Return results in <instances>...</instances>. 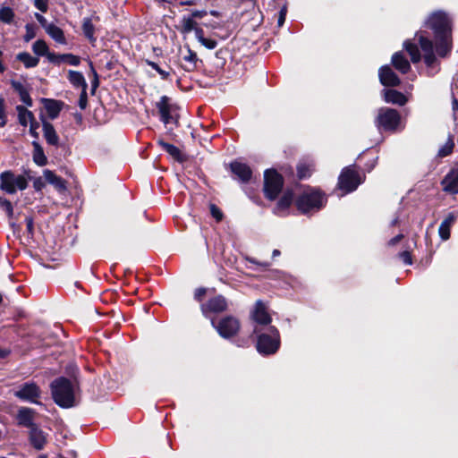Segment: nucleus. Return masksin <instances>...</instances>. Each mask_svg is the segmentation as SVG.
<instances>
[{
  "label": "nucleus",
  "mask_w": 458,
  "mask_h": 458,
  "mask_svg": "<svg viewBox=\"0 0 458 458\" xmlns=\"http://www.w3.org/2000/svg\"><path fill=\"white\" fill-rule=\"evenodd\" d=\"M432 31L434 52L441 59L450 58L453 48V24L449 16L443 11L432 13L425 22Z\"/></svg>",
  "instance_id": "obj_1"
},
{
  "label": "nucleus",
  "mask_w": 458,
  "mask_h": 458,
  "mask_svg": "<svg viewBox=\"0 0 458 458\" xmlns=\"http://www.w3.org/2000/svg\"><path fill=\"white\" fill-rule=\"evenodd\" d=\"M327 203V196L318 187L307 185L305 190L294 199V206L301 215L320 211Z\"/></svg>",
  "instance_id": "obj_2"
},
{
  "label": "nucleus",
  "mask_w": 458,
  "mask_h": 458,
  "mask_svg": "<svg viewBox=\"0 0 458 458\" xmlns=\"http://www.w3.org/2000/svg\"><path fill=\"white\" fill-rule=\"evenodd\" d=\"M51 393L55 403L62 408H70L74 405V390L70 380L59 377L51 385Z\"/></svg>",
  "instance_id": "obj_3"
},
{
  "label": "nucleus",
  "mask_w": 458,
  "mask_h": 458,
  "mask_svg": "<svg viewBox=\"0 0 458 458\" xmlns=\"http://www.w3.org/2000/svg\"><path fill=\"white\" fill-rule=\"evenodd\" d=\"M284 177L279 174L276 168H267L263 174V188L264 197L269 201H275L284 189Z\"/></svg>",
  "instance_id": "obj_4"
},
{
  "label": "nucleus",
  "mask_w": 458,
  "mask_h": 458,
  "mask_svg": "<svg viewBox=\"0 0 458 458\" xmlns=\"http://www.w3.org/2000/svg\"><path fill=\"white\" fill-rule=\"evenodd\" d=\"M280 346V333L275 326H269L267 332L261 333L257 337L256 349L262 356H269L276 353Z\"/></svg>",
  "instance_id": "obj_5"
},
{
  "label": "nucleus",
  "mask_w": 458,
  "mask_h": 458,
  "mask_svg": "<svg viewBox=\"0 0 458 458\" xmlns=\"http://www.w3.org/2000/svg\"><path fill=\"white\" fill-rule=\"evenodd\" d=\"M401 114L394 108L383 106L377 110L374 124L380 132H394L401 123Z\"/></svg>",
  "instance_id": "obj_6"
},
{
  "label": "nucleus",
  "mask_w": 458,
  "mask_h": 458,
  "mask_svg": "<svg viewBox=\"0 0 458 458\" xmlns=\"http://www.w3.org/2000/svg\"><path fill=\"white\" fill-rule=\"evenodd\" d=\"M211 325L224 339L235 337L242 327L240 319L233 315L224 316L218 320L211 318Z\"/></svg>",
  "instance_id": "obj_7"
},
{
  "label": "nucleus",
  "mask_w": 458,
  "mask_h": 458,
  "mask_svg": "<svg viewBox=\"0 0 458 458\" xmlns=\"http://www.w3.org/2000/svg\"><path fill=\"white\" fill-rule=\"evenodd\" d=\"M362 179L355 165L345 166L342 169L337 182V187L345 193L354 191L362 183Z\"/></svg>",
  "instance_id": "obj_8"
},
{
  "label": "nucleus",
  "mask_w": 458,
  "mask_h": 458,
  "mask_svg": "<svg viewBox=\"0 0 458 458\" xmlns=\"http://www.w3.org/2000/svg\"><path fill=\"white\" fill-rule=\"evenodd\" d=\"M200 311L206 318H215L214 315H218L228 310V300L222 294H216L210 297L204 303L199 305Z\"/></svg>",
  "instance_id": "obj_9"
},
{
  "label": "nucleus",
  "mask_w": 458,
  "mask_h": 458,
  "mask_svg": "<svg viewBox=\"0 0 458 458\" xmlns=\"http://www.w3.org/2000/svg\"><path fill=\"white\" fill-rule=\"evenodd\" d=\"M27 186L28 182L23 175H15L11 171L0 174V189L8 194H13L17 190L23 191Z\"/></svg>",
  "instance_id": "obj_10"
},
{
  "label": "nucleus",
  "mask_w": 458,
  "mask_h": 458,
  "mask_svg": "<svg viewBox=\"0 0 458 458\" xmlns=\"http://www.w3.org/2000/svg\"><path fill=\"white\" fill-rule=\"evenodd\" d=\"M15 396L31 403L40 404L41 390L36 383L27 382L19 387Z\"/></svg>",
  "instance_id": "obj_11"
},
{
  "label": "nucleus",
  "mask_w": 458,
  "mask_h": 458,
  "mask_svg": "<svg viewBox=\"0 0 458 458\" xmlns=\"http://www.w3.org/2000/svg\"><path fill=\"white\" fill-rule=\"evenodd\" d=\"M228 166L234 180H237L242 184H247L251 181L253 171L249 165L238 160H233Z\"/></svg>",
  "instance_id": "obj_12"
},
{
  "label": "nucleus",
  "mask_w": 458,
  "mask_h": 458,
  "mask_svg": "<svg viewBox=\"0 0 458 458\" xmlns=\"http://www.w3.org/2000/svg\"><path fill=\"white\" fill-rule=\"evenodd\" d=\"M420 47L423 52V60L427 67H432L437 62V55L434 52L433 41L424 36L422 32H417Z\"/></svg>",
  "instance_id": "obj_13"
},
{
  "label": "nucleus",
  "mask_w": 458,
  "mask_h": 458,
  "mask_svg": "<svg viewBox=\"0 0 458 458\" xmlns=\"http://www.w3.org/2000/svg\"><path fill=\"white\" fill-rule=\"evenodd\" d=\"M378 78L384 87L394 88L401 85V79L388 64L382 65L378 69Z\"/></svg>",
  "instance_id": "obj_14"
},
{
  "label": "nucleus",
  "mask_w": 458,
  "mask_h": 458,
  "mask_svg": "<svg viewBox=\"0 0 458 458\" xmlns=\"http://www.w3.org/2000/svg\"><path fill=\"white\" fill-rule=\"evenodd\" d=\"M441 185L445 192L452 195L458 194V165L447 173L442 179Z\"/></svg>",
  "instance_id": "obj_15"
},
{
  "label": "nucleus",
  "mask_w": 458,
  "mask_h": 458,
  "mask_svg": "<svg viewBox=\"0 0 458 458\" xmlns=\"http://www.w3.org/2000/svg\"><path fill=\"white\" fill-rule=\"evenodd\" d=\"M170 98L167 96H162L158 102L156 103V107L158 110L160 115V121L165 125L171 123L174 118L171 114L172 105L170 104Z\"/></svg>",
  "instance_id": "obj_16"
},
{
  "label": "nucleus",
  "mask_w": 458,
  "mask_h": 458,
  "mask_svg": "<svg viewBox=\"0 0 458 458\" xmlns=\"http://www.w3.org/2000/svg\"><path fill=\"white\" fill-rule=\"evenodd\" d=\"M158 146H160L172 158L180 163L183 164L188 160V156L184 154L178 147L174 144L165 142L163 139L157 140Z\"/></svg>",
  "instance_id": "obj_17"
},
{
  "label": "nucleus",
  "mask_w": 458,
  "mask_h": 458,
  "mask_svg": "<svg viewBox=\"0 0 458 458\" xmlns=\"http://www.w3.org/2000/svg\"><path fill=\"white\" fill-rule=\"evenodd\" d=\"M251 317L259 325L267 326L272 321V318L267 311V307L261 300L256 301Z\"/></svg>",
  "instance_id": "obj_18"
},
{
  "label": "nucleus",
  "mask_w": 458,
  "mask_h": 458,
  "mask_svg": "<svg viewBox=\"0 0 458 458\" xmlns=\"http://www.w3.org/2000/svg\"><path fill=\"white\" fill-rule=\"evenodd\" d=\"M382 98L386 103L404 106L408 98L401 91H398L394 89H384L381 91Z\"/></svg>",
  "instance_id": "obj_19"
},
{
  "label": "nucleus",
  "mask_w": 458,
  "mask_h": 458,
  "mask_svg": "<svg viewBox=\"0 0 458 458\" xmlns=\"http://www.w3.org/2000/svg\"><path fill=\"white\" fill-rule=\"evenodd\" d=\"M17 421L20 426H23L31 429L36 427L34 423L35 411L27 407H21L17 413Z\"/></svg>",
  "instance_id": "obj_20"
},
{
  "label": "nucleus",
  "mask_w": 458,
  "mask_h": 458,
  "mask_svg": "<svg viewBox=\"0 0 458 458\" xmlns=\"http://www.w3.org/2000/svg\"><path fill=\"white\" fill-rule=\"evenodd\" d=\"M456 218V215L454 212H450L440 224L438 233L443 241H447L450 239L451 227L454 225Z\"/></svg>",
  "instance_id": "obj_21"
},
{
  "label": "nucleus",
  "mask_w": 458,
  "mask_h": 458,
  "mask_svg": "<svg viewBox=\"0 0 458 458\" xmlns=\"http://www.w3.org/2000/svg\"><path fill=\"white\" fill-rule=\"evenodd\" d=\"M293 202V190H286L281 198L277 200L275 208L274 214L279 215L281 212H284L289 209Z\"/></svg>",
  "instance_id": "obj_22"
},
{
  "label": "nucleus",
  "mask_w": 458,
  "mask_h": 458,
  "mask_svg": "<svg viewBox=\"0 0 458 458\" xmlns=\"http://www.w3.org/2000/svg\"><path fill=\"white\" fill-rule=\"evenodd\" d=\"M315 171V165L312 162L301 160L296 165V178L299 181L306 180L311 177Z\"/></svg>",
  "instance_id": "obj_23"
},
{
  "label": "nucleus",
  "mask_w": 458,
  "mask_h": 458,
  "mask_svg": "<svg viewBox=\"0 0 458 458\" xmlns=\"http://www.w3.org/2000/svg\"><path fill=\"white\" fill-rule=\"evenodd\" d=\"M392 65L403 74H406L411 70V64L401 51L395 52L391 58Z\"/></svg>",
  "instance_id": "obj_24"
},
{
  "label": "nucleus",
  "mask_w": 458,
  "mask_h": 458,
  "mask_svg": "<svg viewBox=\"0 0 458 458\" xmlns=\"http://www.w3.org/2000/svg\"><path fill=\"white\" fill-rule=\"evenodd\" d=\"M46 181L52 184L59 192H64L67 190L66 182L53 171L46 169L43 172Z\"/></svg>",
  "instance_id": "obj_25"
},
{
  "label": "nucleus",
  "mask_w": 458,
  "mask_h": 458,
  "mask_svg": "<svg viewBox=\"0 0 458 458\" xmlns=\"http://www.w3.org/2000/svg\"><path fill=\"white\" fill-rule=\"evenodd\" d=\"M30 441L34 448L41 450L47 443L45 433L37 426L30 429Z\"/></svg>",
  "instance_id": "obj_26"
},
{
  "label": "nucleus",
  "mask_w": 458,
  "mask_h": 458,
  "mask_svg": "<svg viewBox=\"0 0 458 458\" xmlns=\"http://www.w3.org/2000/svg\"><path fill=\"white\" fill-rule=\"evenodd\" d=\"M43 132L47 142L50 145L56 146L59 142V137L54 128V126L48 123L43 122Z\"/></svg>",
  "instance_id": "obj_27"
},
{
  "label": "nucleus",
  "mask_w": 458,
  "mask_h": 458,
  "mask_svg": "<svg viewBox=\"0 0 458 458\" xmlns=\"http://www.w3.org/2000/svg\"><path fill=\"white\" fill-rule=\"evenodd\" d=\"M33 52L38 55H47L48 60L51 62L55 61V56L53 54H48V47L47 43L42 39L36 40L32 45Z\"/></svg>",
  "instance_id": "obj_28"
},
{
  "label": "nucleus",
  "mask_w": 458,
  "mask_h": 458,
  "mask_svg": "<svg viewBox=\"0 0 458 458\" xmlns=\"http://www.w3.org/2000/svg\"><path fill=\"white\" fill-rule=\"evenodd\" d=\"M403 47L411 56V61L413 64H417L421 60V55L417 45L411 40H405Z\"/></svg>",
  "instance_id": "obj_29"
},
{
  "label": "nucleus",
  "mask_w": 458,
  "mask_h": 458,
  "mask_svg": "<svg viewBox=\"0 0 458 458\" xmlns=\"http://www.w3.org/2000/svg\"><path fill=\"white\" fill-rule=\"evenodd\" d=\"M32 146H33V148H34L33 149V160H34V162L37 165H40V166H43V165H47V158L45 156L43 148L40 146V144L37 140H34L32 142Z\"/></svg>",
  "instance_id": "obj_30"
},
{
  "label": "nucleus",
  "mask_w": 458,
  "mask_h": 458,
  "mask_svg": "<svg viewBox=\"0 0 458 458\" xmlns=\"http://www.w3.org/2000/svg\"><path fill=\"white\" fill-rule=\"evenodd\" d=\"M46 32L57 43L65 44V37L64 31L55 24H50L47 27Z\"/></svg>",
  "instance_id": "obj_31"
},
{
  "label": "nucleus",
  "mask_w": 458,
  "mask_h": 458,
  "mask_svg": "<svg viewBox=\"0 0 458 458\" xmlns=\"http://www.w3.org/2000/svg\"><path fill=\"white\" fill-rule=\"evenodd\" d=\"M11 84H12V87L14 89V90H16L19 93L21 100L23 103H25L26 105L31 106L32 105L31 98L30 97L28 90L23 86V84L17 81H13Z\"/></svg>",
  "instance_id": "obj_32"
},
{
  "label": "nucleus",
  "mask_w": 458,
  "mask_h": 458,
  "mask_svg": "<svg viewBox=\"0 0 458 458\" xmlns=\"http://www.w3.org/2000/svg\"><path fill=\"white\" fill-rule=\"evenodd\" d=\"M279 174H283L284 182L286 180L290 183H296L298 182V180L296 178V173L294 171V168L290 165H280Z\"/></svg>",
  "instance_id": "obj_33"
},
{
  "label": "nucleus",
  "mask_w": 458,
  "mask_h": 458,
  "mask_svg": "<svg viewBox=\"0 0 458 458\" xmlns=\"http://www.w3.org/2000/svg\"><path fill=\"white\" fill-rule=\"evenodd\" d=\"M183 60L188 62L187 65L182 64V68L186 72H193L197 68V62L199 59L197 54L191 48H188V55L183 56Z\"/></svg>",
  "instance_id": "obj_34"
},
{
  "label": "nucleus",
  "mask_w": 458,
  "mask_h": 458,
  "mask_svg": "<svg viewBox=\"0 0 458 458\" xmlns=\"http://www.w3.org/2000/svg\"><path fill=\"white\" fill-rule=\"evenodd\" d=\"M454 136L449 134L446 142L438 149L437 157L443 158L450 156L454 152Z\"/></svg>",
  "instance_id": "obj_35"
},
{
  "label": "nucleus",
  "mask_w": 458,
  "mask_h": 458,
  "mask_svg": "<svg viewBox=\"0 0 458 458\" xmlns=\"http://www.w3.org/2000/svg\"><path fill=\"white\" fill-rule=\"evenodd\" d=\"M68 79L74 87L81 88V89H87V83L85 81L83 75L81 72L70 71L68 74Z\"/></svg>",
  "instance_id": "obj_36"
},
{
  "label": "nucleus",
  "mask_w": 458,
  "mask_h": 458,
  "mask_svg": "<svg viewBox=\"0 0 458 458\" xmlns=\"http://www.w3.org/2000/svg\"><path fill=\"white\" fill-rule=\"evenodd\" d=\"M62 104L56 100H47L46 109L48 116L51 119H55L58 116L61 111Z\"/></svg>",
  "instance_id": "obj_37"
},
{
  "label": "nucleus",
  "mask_w": 458,
  "mask_h": 458,
  "mask_svg": "<svg viewBox=\"0 0 458 458\" xmlns=\"http://www.w3.org/2000/svg\"><path fill=\"white\" fill-rule=\"evenodd\" d=\"M17 59L20 60L26 68H32L38 65L39 60L38 57L32 56L30 53L22 52L18 54Z\"/></svg>",
  "instance_id": "obj_38"
},
{
  "label": "nucleus",
  "mask_w": 458,
  "mask_h": 458,
  "mask_svg": "<svg viewBox=\"0 0 458 458\" xmlns=\"http://www.w3.org/2000/svg\"><path fill=\"white\" fill-rule=\"evenodd\" d=\"M18 116H19V122L21 125L27 126V124L30 123H31V121H35L33 114L26 109L23 106H18Z\"/></svg>",
  "instance_id": "obj_39"
},
{
  "label": "nucleus",
  "mask_w": 458,
  "mask_h": 458,
  "mask_svg": "<svg viewBox=\"0 0 458 458\" xmlns=\"http://www.w3.org/2000/svg\"><path fill=\"white\" fill-rule=\"evenodd\" d=\"M198 26V23L195 20H193L191 16L190 17H183L182 21V26L179 29L181 33L182 34H188L194 30L196 27Z\"/></svg>",
  "instance_id": "obj_40"
},
{
  "label": "nucleus",
  "mask_w": 458,
  "mask_h": 458,
  "mask_svg": "<svg viewBox=\"0 0 458 458\" xmlns=\"http://www.w3.org/2000/svg\"><path fill=\"white\" fill-rule=\"evenodd\" d=\"M14 18V12L12 8L3 6L0 8V21L10 24Z\"/></svg>",
  "instance_id": "obj_41"
},
{
  "label": "nucleus",
  "mask_w": 458,
  "mask_h": 458,
  "mask_svg": "<svg viewBox=\"0 0 458 458\" xmlns=\"http://www.w3.org/2000/svg\"><path fill=\"white\" fill-rule=\"evenodd\" d=\"M146 64L154 69L160 75L162 80H169L170 72L163 70L157 63L150 60H146Z\"/></svg>",
  "instance_id": "obj_42"
},
{
  "label": "nucleus",
  "mask_w": 458,
  "mask_h": 458,
  "mask_svg": "<svg viewBox=\"0 0 458 458\" xmlns=\"http://www.w3.org/2000/svg\"><path fill=\"white\" fill-rule=\"evenodd\" d=\"M82 30L85 36L90 40L93 39L94 35V27L89 19H84L82 24Z\"/></svg>",
  "instance_id": "obj_43"
},
{
  "label": "nucleus",
  "mask_w": 458,
  "mask_h": 458,
  "mask_svg": "<svg viewBox=\"0 0 458 458\" xmlns=\"http://www.w3.org/2000/svg\"><path fill=\"white\" fill-rule=\"evenodd\" d=\"M209 290L206 287H199L194 291L193 298L196 301L199 302V304L204 303V298L207 295Z\"/></svg>",
  "instance_id": "obj_44"
},
{
  "label": "nucleus",
  "mask_w": 458,
  "mask_h": 458,
  "mask_svg": "<svg viewBox=\"0 0 458 458\" xmlns=\"http://www.w3.org/2000/svg\"><path fill=\"white\" fill-rule=\"evenodd\" d=\"M209 210L212 217H214L216 222H221L223 220L224 213L216 204L210 203Z\"/></svg>",
  "instance_id": "obj_45"
},
{
  "label": "nucleus",
  "mask_w": 458,
  "mask_h": 458,
  "mask_svg": "<svg viewBox=\"0 0 458 458\" xmlns=\"http://www.w3.org/2000/svg\"><path fill=\"white\" fill-rule=\"evenodd\" d=\"M245 192L246 194L248 195V197L258 206L259 207H263L264 206V203H263V200L261 199L260 196L259 195V193H257L255 191L254 189H246L245 190Z\"/></svg>",
  "instance_id": "obj_46"
},
{
  "label": "nucleus",
  "mask_w": 458,
  "mask_h": 458,
  "mask_svg": "<svg viewBox=\"0 0 458 458\" xmlns=\"http://www.w3.org/2000/svg\"><path fill=\"white\" fill-rule=\"evenodd\" d=\"M0 208H2L6 212L9 217L13 216V205L8 199L0 197Z\"/></svg>",
  "instance_id": "obj_47"
},
{
  "label": "nucleus",
  "mask_w": 458,
  "mask_h": 458,
  "mask_svg": "<svg viewBox=\"0 0 458 458\" xmlns=\"http://www.w3.org/2000/svg\"><path fill=\"white\" fill-rule=\"evenodd\" d=\"M398 258L401 259L405 265L412 264V255L411 252L408 250H403L398 253Z\"/></svg>",
  "instance_id": "obj_48"
},
{
  "label": "nucleus",
  "mask_w": 458,
  "mask_h": 458,
  "mask_svg": "<svg viewBox=\"0 0 458 458\" xmlns=\"http://www.w3.org/2000/svg\"><path fill=\"white\" fill-rule=\"evenodd\" d=\"M60 59L67 61L72 65H79L80 64V58L76 55H73L72 54L63 55L59 56Z\"/></svg>",
  "instance_id": "obj_49"
},
{
  "label": "nucleus",
  "mask_w": 458,
  "mask_h": 458,
  "mask_svg": "<svg viewBox=\"0 0 458 458\" xmlns=\"http://www.w3.org/2000/svg\"><path fill=\"white\" fill-rule=\"evenodd\" d=\"M286 13H287V6L284 4V6L281 7L279 13H278V17H277V26L278 27H282L285 21V18H286Z\"/></svg>",
  "instance_id": "obj_50"
},
{
  "label": "nucleus",
  "mask_w": 458,
  "mask_h": 458,
  "mask_svg": "<svg viewBox=\"0 0 458 458\" xmlns=\"http://www.w3.org/2000/svg\"><path fill=\"white\" fill-rule=\"evenodd\" d=\"M200 44L208 49H215L217 46V41L212 38H204Z\"/></svg>",
  "instance_id": "obj_51"
},
{
  "label": "nucleus",
  "mask_w": 458,
  "mask_h": 458,
  "mask_svg": "<svg viewBox=\"0 0 458 458\" xmlns=\"http://www.w3.org/2000/svg\"><path fill=\"white\" fill-rule=\"evenodd\" d=\"M48 1L49 0H34V5L42 13H46L48 9Z\"/></svg>",
  "instance_id": "obj_52"
},
{
  "label": "nucleus",
  "mask_w": 458,
  "mask_h": 458,
  "mask_svg": "<svg viewBox=\"0 0 458 458\" xmlns=\"http://www.w3.org/2000/svg\"><path fill=\"white\" fill-rule=\"evenodd\" d=\"M246 260L249 263L257 265V266L261 267L263 268H267L270 266V263L268 261H259V260H258L257 259H255L253 257H247Z\"/></svg>",
  "instance_id": "obj_53"
},
{
  "label": "nucleus",
  "mask_w": 458,
  "mask_h": 458,
  "mask_svg": "<svg viewBox=\"0 0 458 458\" xmlns=\"http://www.w3.org/2000/svg\"><path fill=\"white\" fill-rule=\"evenodd\" d=\"M87 104H88L87 92H86V89H82L81 95H80V98H79V106L81 107V109H85L87 107Z\"/></svg>",
  "instance_id": "obj_54"
},
{
  "label": "nucleus",
  "mask_w": 458,
  "mask_h": 458,
  "mask_svg": "<svg viewBox=\"0 0 458 458\" xmlns=\"http://www.w3.org/2000/svg\"><path fill=\"white\" fill-rule=\"evenodd\" d=\"M38 128H39V123L36 121H31V123L30 124V133L36 140H38L39 137L38 132Z\"/></svg>",
  "instance_id": "obj_55"
},
{
  "label": "nucleus",
  "mask_w": 458,
  "mask_h": 458,
  "mask_svg": "<svg viewBox=\"0 0 458 458\" xmlns=\"http://www.w3.org/2000/svg\"><path fill=\"white\" fill-rule=\"evenodd\" d=\"M6 123L4 99L0 98V127Z\"/></svg>",
  "instance_id": "obj_56"
},
{
  "label": "nucleus",
  "mask_w": 458,
  "mask_h": 458,
  "mask_svg": "<svg viewBox=\"0 0 458 458\" xmlns=\"http://www.w3.org/2000/svg\"><path fill=\"white\" fill-rule=\"evenodd\" d=\"M45 185V182L41 177L35 178L33 181V187L37 191H41Z\"/></svg>",
  "instance_id": "obj_57"
},
{
  "label": "nucleus",
  "mask_w": 458,
  "mask_h": 458,
  "mask_svg": "<svg viewBox=\"0 0 458 458\" xmlns=\"http://www.w3.org/2000/svg\"><path fill=\"white\" fill-rule=\"evenodd\" d=\"M35 37V31L31 25H26V35L24 36L25 41H30Z\"/></svg>",
  "instance_id": "obj_58"
},
{
  "label": "nucleus",
  "mask_w": 458,
  "mask_h": 458,
  "mask_svg": "<svg viewBox=\"0 0 458 458\" xmlns=\"http://www.w3.org/2000/svg\"><path fill=\"white\" fill-rule=\"evenodd\" d=\"M404 238V235L403 233H399L396 236L391 238L387 242V246L393 247L395 246L397 243H399Z\"/></svg>",
  "instance_id": "obj_59"
},
{
  "label": "nucleus",
  "mask_w": 458,
  "mask_h": 458,
  "mask_svg": "<svg viewBox=\"0 0 458 458\" xmlns=\"http://www.w3.org/2000/svg\"><path fill=\"white\" fill-rule=\"evenodd\" d=\"M208 14L206 10H195L191 12V17L194 19H201Z\"/></svg>",
  "instance_id": "obj_60"
},
{
  "label": "nucleus",
  "mask_w": 458,
  "mask_h": 458,
  "mask_svg": "<svg viewBox=\"0 0 458 458\" xmlns=\"http://www.w3.org/2000/svg\"><path fill=\"white\" fill-rule=\"evenodd\" d=\"M35 17L37 21L39 22V24L45 29V30H47V27L50 25L49 23H47V19L43 15L39 13H35Z\"/></svg>",
  "instance_id": "obj_61"
},
{
  "label": "nucleus",
  "mask_w": 458,
  "mask_h": 458,
  "mask_svg": "<svg viewBox=\"0 0 458 458\" xmlns=\"http://www.w3.org/2000/svg\"><path fill=\"white\" fill-rule=\"evenodd\" d=\"M194 32H195L196 38L200 43V41L205 38L204 30H202V28L197 26L196 29L194 30Z\"/></svg>",
  "instance_id": "obj_62"
},
{
  "label": "nucleus",
  "mask_w": 458,
  "mask_h": 458,
  "mask_svg": "<svg viewBox=\"0 0 458 458\" xmlns=\"http://www.w3.org/2000/svg\"><path fill=\"white\" fill-rule=\"evenodd\" d=\"M27 229L30 233L33 231V219L31 217H26Z\"/></svg>",
  "instance_id": "obj_63"
},
{
  "label": "nucleus",
  "mask_w": 458,
  "mask_h": 458,
  "mask_svg": "<svg viewBox=\"0 0 458 458\" xmlns=\"http://www.w3.org/2000/svg\"><path fill=\"white\" fill-rule=\"evenodd\" d=\"M119 230H120L121 235H125L126 234L127 228H126V225H125V223L123 221H120Z\"/></svg>",
  "instance_id": "obj_64"
}]
</instances>
